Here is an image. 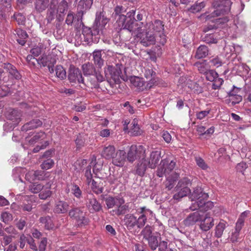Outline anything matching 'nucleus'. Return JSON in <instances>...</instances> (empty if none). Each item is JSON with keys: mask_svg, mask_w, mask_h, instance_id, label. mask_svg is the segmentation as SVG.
Here are the masks:
<instances>
[{"mask_svg": "<svg viewBox=\"0 0 251 251\" xmlns=\"http://www.w3.org/2000/svg\"><path fill=\"white\" fill-rule=\"evenodd\" d=\"M108 22L109 19L104 16L103 12H97L95 25L92 28L86 26L82 27L84 41L87 44L98 43L100 34L102 33V30Z\"/></svg>", "mask_w": 251, "mask_h": 251, "instance_id": "nucleus-1", "label": "nucleus"}, {"mask_svg": "<svg viewBox=\"0 0 251 251\" xmlns=\"http://www.w3.org/2000/svg\"><path fill=\"white\" fill-rule=\"evenodd\" d=\"M126 17L124 16L120 17L119 22L122 24V27L124 29H127L132 34H134L137 37L140 39L141 43L145 47L149 46L154 44L155 41L159 42V39L155 36V34H152L149 32L148 30L142 29L141 25L137 27L133 21H130V23H125Z\"/></svg>", "mask_w": 251, "mask_h": 251, "instance_id": "nucleus-2", "label": "nucleus"}, {"mask_svg": "<svg viewBox=\"0 0 251 251\" xmlns=\"http://www.w3.org/2000/svg\"><path fill=\"white\" fill-rule=\"evenodd\" d=\"M208 197V194L203 192L201 188H195L189 197L192 201H194L190 207V209L194 211L201 209V210L207 211L212 208L214 206L213 202L206 201Z\"/></svg>", "mask_w": 251, "mask_h": 251, "instance_id": "nucleus-3", "label": "nucleus"}, {"mask_svg": "<svg viewBox=\"0 0 251 251\" xmlns=\"http://www.w3.org/2000/svg\"><path fill=\"white\" fill-rule=\"evenodd\" d=\"M232 2L230 0H214L212 3L215 9L211 15L202 14L200 18L205 19L206 21L210 20L215 16H219L228 13L230 10Z\"/></svg>", "mask_w": 251, "mask_h": 251, "instance_id": "nucleus-4", "label": "nucleus"}, {"mask_svg": "<svg viewBox=\"0 0 251 251\" xmlns=\"http://www.w3.org/2000/svg\"><path fill=\"white\" fill-rule=\"evenodd\" d=\"M56 1L52 0L48 11V21L52 20L56 17L59 20L63 19L65 12L68 9V2L66 0H63L57 5Z\"/></svg>", "mask_w": 251, "mask_h": 251, "instance_id": "nucleus-5", "label": "nucleus"}, {"mask_svg": "<svg viewBox=\"0 0 251 251\" xmlns=\"http://www.w3.org/2000/svg\"><path fill=\"white\" fill-rule=\"evenodd\" d=\"M176 166V162L174 161H171L169 163L167 160H162L157 170V175L159 177H162L165 175L167 177V180L169 181L170 184L167 186L169 189H171L172 188V182H174L176 180L178 177V175L176 174H175V177L173 178H170L168 175L172 172L173 169L175 168Z\"/></svg>", "mask_w": 251, "mask_h": 251, "instance_id": "nucleus-6", "label": "nucleus"}, {"mask_svg": "<svg viewBox=\"0 0 251 251\" xmlns=\"http://www.w3.org/2000/svg\"><path fill=\"white\" fill-rule=\"evenodd\" d=\"M145 28V30H148L151 33L155 34V36L159 39V43L160 44L164 45L166 43V36L164 34V25L161 21L155 20L153 23H149L147 24Z\"/></svg>", "mask_w": 251, "mask_h": 251, "instance_id": "nucleus-7", "label": "nucleus"}, {"mask_svg": "<svg viewBox=\"0 0 251 251\" xmlns=\"http://www.w3.org/2000/svg\"><path fill=\"white\" fill-rule=\"evenodd\" d=\"M6 118L12 123H6L4 126V130L7 131L12 130L21 121V113L16 109H10L6 113Z\"/></svg>", "mask_w": 251, "mask_h": 251, "instance_id": "nucleus-8", "label": "nucleus"}, {"mask_svg": "<svg viewBox=\"0 0 251 251\" xmlns=\"http://www.w3.org/2000/svg\"><path fill=\"white\" fill-rule=\"evenodd\" d=\"M69 215L75 221L78 226H86L89 223V219L85 217V214L79 208H75L71 210L69 212Z\"/></svg>", "mask_w": 251, "mask_h": 251, "instance_id": "nucleus-9", "label": "nucleus"}, {"mask_svg": "<svg viewBox=\"0 0 251 251\" xmlns=\"http://www.w3.org/2000/svg\"><path fill=\"white\" fill-rule=\"evenodd\" d=\"M190 180L187 178H183L179 182L176 187V191L178 192L174 195L173 198L175 200L179 201L182 198L186 196L190 193V189L188 186L190 184Z\"/></svg>", "mask_w": 251, "mask_h": 251, "instance_id": "nucleus-10", "label": "nucleus"}, {"mask_svg": "<svg viewBox=\"0 0 251 251\" xmlns=\"http://www.w3.org/2000/svg\"><path fill=\"white\" fill-rule=\"evenodd\" d=\"M145 156V150L143 146L132 145L127 152L126 158L128 162L133 163L138 158Z\"/></svg>", "mask_w": 251, "mask_h": 251, "instance_id": "nucleus-11", "label": "nucleus"}, {"mask_svg": "<svg viewBox=\"0 0 251 251\" xmlns=\"http://www.w3.org/2000/svg\"><path fill=\"white\" fill-rule=\"evenodd\" d=\"M92 166L93 173L96 175H98V172L102 169V165L96 163V157L94 155L91 157L90 165L87 166L85 172V176L86 177L88 184H89L92 178V174L91 171Z\"/></svg>", "mask_w": 251, "mask_h": 251, "instance_id": "nucleus-12", "label": "nucleus"}, {"mask_svg": "<svg viewBox=\"0 0 251 251\" xmlns=\"http://www.w3.org/2000/svg\"><path fill=\"white\" fill-rule=\"evenodd\" d=\"M86 205L89 211L91 213L99 212L102 209L101 204L92 194L87 196Z\"/></svg>", "mask_w": 251, "mask_h": 251, "instance_id": "nucleus-13", "label": "nucleus"}, {"mask_svg": "<svg viewBox=\"0 0 251 251\" xmlns=\"http://www.w3.org/2000/svg\"><path fill=\"white\" fill-rule=\"evenodd\" d=\"M199 222L200 228L203 231H208L214 225V220L209 213H206L204 215H201Z\"/></svg>", "mask_w": 251, "mask_h": 251, "instance_id": "nucleus-14", "label": "nucleus"}, {"mask_svg": "<svg viewBox=\"0 0 251 251\" xmlns=\"http://www.w3.org/2000/svg\"><path fill=\"white\" fill-rule=\"evenodd\" d=\"M132 85L140 91H143L145 89L151 88L152 84L154 83V80H151L150 82L147 84L143 78L137 76H132L130 79Z\"/></svg>", "mask_w": 251, "mask_h": 251, "instance_id": "nucleus-15", "label": "nucleus"}, {"mask_svg": "<svg viewBox=\"0 0 251 251\" xmlns=\"http://www.w3.org/2000/svg\"><path fill=\"white\" fill-rule=\"evenodd\" d=\"M126 161V152L124 150H118L112 158V164L118 167H123Z\"/></svg>", "mask_w": 251, "mask_h": 251, "instance_id": "nucleus-16", "label": "nucleus"}, {"mask_svg": "<svg viewBox=\"0 0 251 251\" xmlns=\"http://www.w3.org/2000/svg\"><path fill=\"white\" fill-rule=\"evenodd\" d=\"M105 76L107 79H112L116 83L119 81L121 71L117 67L109 66L105 70Z\"/></svg>", "mask_w": 251, "mask_h": 251, "instance_id": "nucleus-17", "label": "nucleus"}, {"mask_svg": "<svg viewBox=\"0 0 251 251\" xmlns=\"http://www.w3.org/2000/svg\"><path fill=\"white\" fill-rule=\"evenodd\" d=\"M68 78L71 82H77L78 83H84V79L81 72L76 68L73 67L70 69Z\"/></svg>", "mask_w": 251, "mask_h": 251, "instance_id": "nucleus-18", "label": "nucleus"}, {"mask_svg": "<svg viewBox=\"0 0 251 251\" xmlns=\"http://www.w3.org/2000/svg\"><path fill=\"white\" fill-rule=\"evenodd\" d=\"M69 204L63 201H56L53 209L55 213L58 214H64L66 213L69 209Z\"/></svg>", "mask_w": 251, "mask_h": 251, "instance_id": "nucleus-19", "label": "nucleus"}, {"mask_svg": "<svg viewBox=\"0 0 251 251\" xmlns=\"http://www.w3.org/2000/svg\"><path fill=\"white\" fill-rule=\"evenodd\" d=\"M161 157V152L159 151H152L150 155V158L149 161H147L149 167L154 169L156 166L157 164Z\"/></svg>", "mask_w": 251, "mask_h": 251, "instance_id": "nucleus-20", "label": "nucleus"}, {"mask_svg": "<svg viewBox=\"0 0 251 251\" xmlns=\"http://www.w3.org/2000/svg\"><path fill=\"white\" fill-rule=\"evenodd\" d=\"M125 225L128 230H132L136 224V217L133 214H127L124 219Z\"/></svg>", "mask_w": 251, "mask_h": 251, "instance_id": "nucleus-21", "label": "nucleus"}, {"mask_svg": "<svg viewBox=\"0 0 251 251\" xmlns=\"http://www.w3.org/2000/svg\"><path fill=\"white\" fill-rule=\"evenodd\" d=\"M135 10H134V9H132V10H130V11L128 12L127 13V15L128 17L129 18V20H127L126 16H125L124 15H119V18L117 20V22L118 23L119 27L121 29H124L122 27V24H121V23L119 22V20H120V17L121 16H124L126 17V21H125V23L126 24V23L130 24V21H132V22L133 21L134 24H135V25L137 26L136 27L139 26V25H143L142 23H140L139 24H138V23H136V20L133 18V17L135 15Z\"/></svg>", "mask_w": 251, "mask_h": 251, "instance_id": "nucleus-22", "label": "nucleus"}, {"mask_svg": "<svg viewBox=\"0 0 251 251\" xmlns=\"http://www.w3.org/2000/svg\"><path fill=\"white\" fill-rule=\"evenodd\" d=\"M42 122L39 119H33L28 123L25 124L21 128L23 131H27L29 130L33 129L40 126Z\"/></svg>", "mask_w": 251, "mask_h": 251, "instance_id": "nucleus-23", "label": "nucleus"}, {"mask_svg": "<svg viewBox=\"0 0 251 251\" xmlns=\"http://www.w3.org/2000/svg\"><path fill=\"white\" fill-rule=\"evenodd\" d=\"M115 153V148L113 145L105 146L101 151V156L107 159H112Z\"/></svg>", "mask_w": 251, "mask_h": 251, "instance_id": "nucleus-24", "label": "nucleus"}, {"mask_svg": "<svg viewBox=\"0 0 251 251\" xmlns=\"http://www.w3.org/2000/svg\"><path fill=\"white\" fill-rule=\"evenodd\" d=\"M201 214L196 211L190 214L185 220L184 223L186 225L190 226L195 224L197 222H199L201 220Z\"/></svg>", "mask_w": 251, "mask_h": 251, "instance_id": "nucleus-25", "label": "nucleus"}, {"mask_svg": "<svg viewBox=\"0 0 251 251\" xmlns=\"http://www.w3.org/2000/svg\"><path fill=\"white\" fill-rule=\"evenodd\" d=\"M82 14L81 13H78L76 15V17L75 18L73 13L71 12H70L67 16V18L65 21L66 23L68 25H72L74 22H75L76 21V19L77 22L80 23V25H82L83 27H85L82 22Z\"/></svg>", "mask_w": 251, "mask_h": 251, "instance_id": "nucleus-26", "label": "nucleus"}, {"mask_svg": "<svg viewBox=\"0 0 251 251\" xmlns=\"http://www.w3.org/2000/svg\"><path fill=\"white\" fill-rule=\"evenodd\" d=\"M142 160L138 163L136 170V173L140 176H143L147 169L148 164L147 160L145 159V157H142Z\"/></svg>", "mask_w": 251, "mask_h": 251, "instance_id": "nucleus-27", "label": "nucleus"}, {"mask_svg": "<svg viewBox=\"0 0 251 251\" xmlns=\"http://www.w3.org/2000/svg\"><path fill=\"white\" fill-rule=\"evenodd\" d=\"M227 226V223L224 220H221L215 226V236L217 238L221 237Z\"/></svg>", "mask_w": 251, "mask_h": 251, "instance_id": "nucleus-28", "label": "nucleus"}, {"mask_svg": "<svg viewBox=\"0 0 251 251\" xmlns=\"http://www.w3.org/2000/svg\"><path fill=\"white\" fill-rule=\"evenodd\" d=\"M208 53V48L205 45H201L197 49L194 57L199 59L205 57Z\"/></svg>", "mask_w": 251, "mask_h": 251, "instance_id": "nucleus-29", "label": "nucleus"}, {"mask_svg": "<svg viewBox=\"0 0 251 251\" xmlns=\"http://www.w3.org/2000/svg\"><path fill=\"white\" fill-rule=\"evenodd\" d=\"M15 31L16 32L17 41L19 44L24 46L27 38L26 32L20 28L17 29Z\"/></svg>", "mask_w": 251, "mask_h": 251, "instance_id": "nucleus-30", "label": "nucleus"}, {"mask_svg": "<svg viewBox=\"0 0 251 251\" xmlns=\"http://www.w3.org/2000/svg\"><path fill=\"white\" fill-rule=\"evenodd\" d=\"M92 190L95 193L97 194H99L102 192L103 191V186L102 183L100 182H98L94 180V179H91V181L90 182L89 184H88Z\"/></svg>", "mask_w": 251, "mask_h": 251, "instance_id": "nucleus-31", "label": "nucleus"}, {"mask_svg": "<svg viewBox=\"0 0 251 251\" xmlns=\"http://www.w3.org/2000/svg\"><path fill=\"white\" fill-rule=\"evenodd\" d=\"M87 77V81L86 82L84 81V83H82V84H83L84 86L90 88H96L99 87V83L98 81H97V80L96 79L94 75Z\"/></svg>", "mask_w": 251, "mask_h": 251, "instance_id": "nucleus-32", "label": "nucleus"}, {"mask_svg": "<svg viewBox=\"0 0 251 251\" xmlns=\"http://www.w3.org/2000/svg\"><path fill=\"white\" fill-rule=\"evenodd\" d=\"M49 0H35V8L38 12L44 11L49 5Z\"/></svg>", "mask_w": 251, "mask_h": 251, "instance_id": "nucleus-33", "label": "nucleus"}, {"mask_svg": "<svg viewBox=\"0 0 251 251\" xmlns=\"http://www.w3.org/2000/svg\"><path fill=\"white\" fill-rule=\"evenodd\" d=\"M82 69L84 75L86 76L94 75L96 71L93 65L89 62L83 64L82 66Z\"/></svg>", "mask_w": 251, "mask_h": 251, "instance_id": "nucleus-34", "label": "nucleus"}, {"mask_svg": "<svg viewBox=\"0 0 251 251\" xmlns=\"http://www.w3.org/2000/svg\"><path fill=\"white\" fill-rule=\"evenodd\" d=\"M4 68L8 71L9 73L16 79L21 78V75L15 67L10 63L5 64Z\"/></svg>", "mask_w": 251, "mask_h": 251, "instance_id": "nucleus-35", "label": "nucleus"}, {"mask_svg": "<svg viewBox=\"0 0 251 251\" xmlns=\"http://www.w3.org/2000/svg\"><path fill=\"white\" fill-rule=\"evenodd\" d=\"M40 222L44 225L45 228L47 229L50 230L54 228L52 220L49 216L41 217L40 218Z\"/></svg>", "mask_w": 251, "mask_h": 251, "instance_id": "nucleus-36", "label": "nucleus"}, {"mask_svg": "<svg viewBox=\"0 0 251 251\" xmlns=\"http://www.w3.org/2000/svg\"><path fill=\"white\" fill-rule=\"evenodd\" d=\"M45 137L46 135L45 132L40 131L36 133L31 139H29L28 137H26V140L28 142L29 144L33 145L38 141L45 139Z\"/></svg>", "mask_w": 251, "mask_h": 251, "instance_id": "nucleus-37", "label": "nucleus"}, {"mask_svg": "<svg viewBox=\"0 0 251 251\" xmlns=\"http://www.w3.org/2000/svg\"><path fill=\"white\" fill-rule=\"evenodd\" d=\"M132 126L129 131L133 136H138L141 135L142 131L138 125L137 121L134 119L131 123Z\"/></svg>", "mask_w": 251, "mask_h": 251, "instance_id": "nucleus-38", "label": "nucleus"}, {"mask_svg": "<svg viewBox=\"0 0 251 251\" xmlns=\"http://www.w3.org/2000/svg\"><path fill=\"white\" fill-rule=\"evenodd\" d=\"M156 234L157 233L153 234V235L148 238L147 240L148 241L149 245L152 250H155L158 247V241L157 236Z\"/></svg>", "mask_w": 251, "mask_h": 251, "instance_id": "nucleus-39", "label": "nucleus"}, {"mask_svg": "<svg viewBox=\"0 0 251 251\" xmlns=\"http://www.w3.org/2000/svg\"><path fill=\"white\" fill-rule=\"evenodd\" d=\"M138 210V212L142 214L147 220L152 219L154 216L153 212L145 207H141Z\"/></svg>", "mask_w": 251, "mask_h": 251, "instance_id": "nucleus-40", "label": "nucleus"}, {"mask_svg": "<svg viewBox=\"0 0 251 251\" xmlns=\"http://www.w3.org/2000/svg\"><path fill=\"white\" fill-rule=\"evenodd\" d=\"M71 191L77 199H79L82 197V192L77 185L75 183L71 184Z\"/></svg>", "mask_w": 251, "mask_h": 251, "instance_id": "nucleus-41", "label": "nucleus"}, {"mask_svg": "<svg viewBox=\"0 0 251 251\" xmlns=\"http://www.w3.org/2000/svg\"><path fill=\"white\" fill-rule=\"evenodd\" d=\"M194 66L201 74H205L208 71V67L205 60L202 62H197L195 63Z\"/></svg>", "mask_w": 251, "mask_h": 251, "instance_id": "nucleus-42", "label": "nucleus"}, {"mask_svg": "<svg viewBox=\"0 0 251 251\" xmlns=\"http://www.w3.org/2000/svg\"><path fill=\"white\" fill-rule=\"evenodd\" d=\"M124 201L122 199H120L118 203V208L116 210H113V212L115 213L117 215H123L125 213L126 209V205H122L124 203Z\"/></svg>", "mask_w": 251, "mask_h": 251, "instance_id": "nucleus-43", "label": "nucleus"}, {"mask_svg": "<svg viewBox=\"0 0 251 251\" xmlns=\"http://www.w3.org/2000/svg\"><path fill=\"white\" fill-rule=\"evenodd\" d=\"M44 186L40 183H32L29 185V190L32 193H38L41 191Z\"/></svg>", "mask_w": 251, "mask_h": 251, "instance_id": "nucleus-44", "label": "nucleus"}, {"mask_svg": "<svg viewBox=\"0 0 251 251\" xmlns=\"http://www.w3.org/2000/svg\"><path fill=\"white\" fill-rule=\"evenodd\" d=\"M55 71L56 76L60 79H64L66 77V71L62 66H56Z\"/></svg>", "mask_w": 251, "mask_h": 251, "instance_id": "nucleus-45", "label": "nucleus"}, {"mask_svg": "<svg viewBox=\"0 0 251 251\" xmlns=\"http://www.w3.org/2000/svg\"><path fill=\"white\" fill-rule=\"evenodd\" d=\"M93 58L95 63L99 67H100L103 63V61L101 58V51H95L93 52Z\"/></svg>", "mask_w": 251, "mask_h": 251, "instance_id": "nucleus-46", "label": "nucleus"}, {"mask_svg": "<svg viewBox=\"0 0 251 251\" xmlns=\"http://www.w3.org/2000/svg\"><path fill=\"white\" fill-rule=\"evenodd\" d=\"M120 199L114 198L112 197H108L105 200V203L108 208H111L115 205H118V201Z\"/></svg>", "mask_w": 251, "mask_h": 251, "instance_id": "nucleus-47", "label": "nucleus"}, {"mask_svg": "<svg viewBox=\"0 0 251 251\" xmlns=\"http://www.w3.org/2000/svg\"><path fill=\"white\" fill-rule=\"evenodd\" d=\"M141 234L146 240L153 236V234H152V229L151 227L150 226H146L142 230Z\"/></svg>", "mask_w": 251, "mask_h": 251, "instance_id": "nucleus-48", "label": "nucleus"}, {"mask_svg": "<svg viewBox=\"0 0 251 251\" xmlns=\"http://www.w3.org/2000/svg\"><path fill=\"white\" fill-rule=\"evenodd\" d=\"M205 6L204 2H197L193 5L190 8L189 10L192 13H196L200 11Z\"/></svg>", "mask_w": 251, "mask_h": 251, "instance_id": "nucleus-49", "label": "nucleus"}, {"mask_svg": "<svg viewBox=\"0 0 251 251\" xmlns=\"http://www.w3.org/2000/svg\"><path fill=\"white\" fill-rule=\"evenodd\" d=\"M54 164V161L51 159L45 160L40 165L42 169L47 170L51 168Z\"/></svg>", "mask_w": 251, "mask_h": 251, "instance_id": "nucleus-50", "label": "nucleus"}, {"mask_svg": "<svg viewBox=\"0 0 251 251\" xmlns=\"http://www.w3.org/2000/svg\"><path fill=\"white\" fill-rule=\"evenodd\" d=\"M204 75L206 79L210 81H213L218 76L217 72L212 70H208Z\"/></svg>", "mask_w": 251, "mask_h": 251, "instance_id": "nucleus-51", "label": "nucleus"}, {"mask_svg": "<svg viewBox=\"0 0 251 251\" xmlns=\"http://www.w3.org/2000/svg\"><path fill=\"white\" fill-rule=\"evenodd\" d=\"M48 61H49V65L48 67L49 68V71L50 73H52L54 72V69L52 68V66L56 63V56L54 55H48Z\"/></svg>", "mask_w": 251, "mask_h": 251, "instance_id": "nucleus-52", "label": "nucleus"}, {"mask_svg": "<svg viewBox=\"0 0 251 251\" xmlns=\"http://www.w3.org/2000/svg\"><path fill=\"white\" fill-rule=\"evenodd\" d=\"M203 41L207 44H216L217 40L213 34H207L203 38Z\"/></svg>", "mask_w": 251, "mask_h": 251, "instance_id": "nucleus-53", "label": "nucleus"}, {"mask_svg": "<svg viewBox=\"0 0 251 251\" xmlns=\"http://www.w3.org/2000/svg\"><path fill=\"white\" fill-rule=\"evenodd\" d=\"M195 161L197 165L202 170H206L208 168V165L205 163L204 160L199 156L195 157Z\"/></svg>", "mask_w": 251, "mask_h": 251, "instance_id": "nucleus-54", "label": "nucleus"}, {"mask_svg": "<svg viewBox=\"0 0 251 251\" xmlns=\"http://www.w3.org/2000/svg\"><path fill=\"white\" fill-rule=\"evenodd\" d=\"M50 187L48 189H44L42 192H40V193L39 194V197L40 199L46 200L51 196L52 192L50 190Z\"/></svg>", "mask_w": 251, "mask_h": 251, "instance_id": "nucleus-55", "label": "nucleus"}, {"mask_svg": "<svg viewBox=\"0 0 251 251\" xmlns=\"http://www.w3.org/2000/svg\"><path fill=\"white\" fill-rule=\"evenodd\" d=\"M229 101L231 102L232 105L239 103L242 100V97L240 95H236L235 96H228Z\"/></svg>", "mask_w": 251, "mask_h": 251, "instance_id": "nucleus-56", "label": "nucleus"}, {"mask_svg": "<svg viewBox=\"0 0 251 251\" xmlns=\"http://www.w3.org/2000/svg\"><path fill=\"white\" fill-rule=\"evenodd\" d=\"M14 18L19 25H23L25 21V16L21 13H16L13 16Z\"/></svg>", "mask_w": 251, "mask_h": 251, "instance_id": "nucleus-57", "label": "nucleus"}, {"mask_svg": "<svg viewBox=\"0 0 251 251\" xmlns=\"http://www.w3.org/2000/svg\"><path fill=\"white\" fill-rule=\"evenodd\" d=\"M85 139L82 135H79L77 136L75 140V144L77 149H79L84 146Z\"/></svg>", "mask_w": 251, "mask_h": 251, "instance_id": "nucleus-58", "label": "nucleus"}, {"mask_svg": "<svg viewBox=\"0 0 251 251\" xmlns=\"http://www.w3.org/2000/svg\"><path fill=\"white\" fill-rule=\"evenodd\" d=\"M147 221V220L143 215H142V214H141L138 219L136 218V224L137 227L139 228L143 227L145 226Z\"/></svg>", "mask_w": 251, "mask_h": 251, "instance_id": "nucleus-59", "label": "nucleus"}, {"mask_svg": "<svg viewBox=\"0 0 251 251\" xmlns=\"http://www.w3.org/2000/svg\"><path fill=\"white\" fill-rule=\"evenodd\" d=\"M35 176H36V180H45L47 177V176L46 175H47V173H45L44 171H40V170H37L35 171Z\"/></svg>", "mask_w": 251, "mask_h": 251, "instance_id": "nucleus-60", "label": "nucleus"}, {"mask_svg": "<svg viewBox=\"0 0 251 251\" xmlns=\"http://www.w3.org/2000/svg\"><path fill=\"white\" fill-rule=\"evenodd\" d=\"M1 218L3 222L5 223H8L12 220L13 217L10 213L5 212L1 214Z\"/></svg>", "mask_w": 251, "mask_h": 251, "instance_id": "nucleus-61", "label": "nucleus"}, {"mask_svg": "<svg viewBox=\"0 0 251 251\" xmlns=\"http://www.w3.org/2000/svg\"><path fill=\"white\" fill-rule=\"evenodd\" d=\"M211 65L216 67L222 66L223 63L221 59L218 56L212 58L210 60Z\"/></svg>", "mask_w": 251, "mask_h": 251, "instance_id": "nucleus-62", "label": "nucleus"}, {"mask_svg": "<svg viewBox=\"0 0 251 251\" xmlns=\"http://www.w3.org/2000/svg\"><path fill=\"white\" fill-rule=\"evenodd\" d=\"M212 88L213 89H217L219 88L222 85L224 80L222 78H219L218 76L213 81Z\"/></svg>", "mask_w": 251, "mask_h": 251, "instance_id": "nucleus-63", "label": "nucleus"}, {"mask_svg": "<svg viewBox=\"0 0 251 251\" xmlns=\"http://www.w3.org/2000/svg\"><path fill=\"white\" fill-rule=\"evenodd\" d=\"M35 171H30L27 173L25 176V178L28 181L31 182L36 180Z\"/></svg>", "mask_w": 251, "mask_h": 251, "instance_id": "nucleus-64", "label": "nucleus"}]
</instances>
